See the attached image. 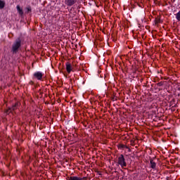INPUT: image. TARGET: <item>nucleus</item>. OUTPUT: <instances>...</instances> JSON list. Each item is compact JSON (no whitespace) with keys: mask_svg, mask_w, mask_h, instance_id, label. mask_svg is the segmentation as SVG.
Instances as JSON below:
<instances>
[{"mask_svg":"<svg viewBox=\"0 0 180 180\" xmlns=\"http://www.w3.org/2000/svg\"><path fill=\"white\" fill-rule=\"evenodd\" d=\"M22 44V41L20 39H18L15 40V41L12 45V52L13 54H16L18 51H19V48L20 47Z\"/></svg>","mask_w":180,"mask_h":180,"instance_id":"nucleus-1","label":"nucleus"},{"mask_svg":"<svg viewBox=\"0 0 180 180\" xmlns=\"http://www.w3.org/2000/svg\"><path fill=\"white\" fill-rule=\"evenodd\" d=\"M117 164H119L122 168H124V167L127 166V163H126V160L123 155H120L118 158Z\"/></svg>","mask_w":180,"mask_h":180,"instance_id":"nucleus-2","label":"nucleus"},{"mask_svg":"<svg viewBox=\"0 0 180 180\" xmlns=\"http://www.w3.org/2000/svg\"><path fill=\"white\" fill-rule=\"evenodd\" d=\"M65 4L67 6H72V5L77 4V0H65Z\"/></svg>","mask_w":180,"mask_h":180,"instance_id":"nucleus-3","label":"nucleus"},{"mask_svg":"<svg viewBox=\"0 0 180 180\" xmlns=\"http://www.w3.org/2000/svg\"><path fill=\"white\" fill-rule=\"evenodd\" d=\"M18 106H19L18 103H17L14 105H13V107L11 108H8L6 110V113H11V112H12V110H16V109H18Z\"/></svg>","mask_w":180,"mask_h":180,"instance_id":"nucleus-4","label":"nucleus"},{"mask_svg":"<svg viewBox=\"0 0 180 180\" xmlns=\"http://www.w3.org/2000/svg\"><path fill=\"white\" fill-rule=\"evenodd\" d=\"M72 65H71V63H66V70L67 72H68V74H70V72H71L72 71Z\"/></svg>","mask_w":180,"mask_h":180,"instance_id":"nucleus-5","label":"nucleus"},{"mask_svg":"<svg viewBox=\"0 0 180 180\" xmlns=\"http://www.w3.org/2000/svg\"><path fill=\"white\" fill-rule=\"evenodd\" d=\"M34 77L38 79H41L43 77V74L40 72H37L34 74Z\"/></svg>","mask_w":180,"mask_h":180,"instance_id":"nucleus-6","label":"nucleus"},{"mask_svg":"<svg viewBox=\"0 0 180 180\" xmlns=\"http://www.w3.org/2000/svg\"><path fill=\"white\" fill-rule=\"evenodd\" d=\"M150 168H153V169H155L156 164L155 163L153 159L150 160Z\"/></svg>","mask_w":180,"mask_h":180,"instance_id":"nucleus-7","label":"nucleus"},{"mask_svg":"<svg viewBox=\"0 0 180 180\" xmlns=\"http://www.w3.org/2000/svg\"><path fill=\"white\" fill-rule=\"evenodd\" d=\"M17 11H18L19 15H20V16H22V15H23V10L22 8H20V6H17Z\"/></svg>","mask_w":180,"mask_h":180,"instance_id":"nucleus-8","label":"nucleus"},{"mask_svg":"<svg viewBox=\"0 0 180 180\" xmlns=\"http://www.w3.org/2000/svg\"><path fill=\"white\" fill-rule=\"evenodd\" d=\"M5 8V1L0 0V9Z\"/></svg>","mask_w":180,"mask_h":180,"instance_id":"nucleus-9","label":"nucleus"},{"mask_svg":"<svg viewBox=\"0 0 180 180\" xmlns=\"http://www.w3.org/2000/svg\"><path fill=\"white\" fill-rule=\"evenodd\" d=\"M68 180H82V179L77 176H71L68 179Z\"/></svg>","mask_w":180,"mask_h":180,"instance_id":"nucleus-10","label":"nucleus"},{"mask_svg":"<svg viewBox=\"0 0 180 180\" xmlns=\"http://www.w3.org/2000/svg\"><path fill=\"white\" fill-rule=\"evenodd\" d=\"M176 19H177V20L180 21V11H179V12L176 14Z\"/></svg>","mask_w":180,"mask_h":180,"instance_id":"nucleus-11","label":"nucleus"},{"mask_svg":"<svg viewBox=\"0 0 180 180\" xmlns=\"http://www.w3.org/2000/svg\"><path fill=\"white\" fill-rule=\"evenodd\" d=\"M160 18L156 19V20H155V23H160Z\"/></svg>","mask_w":180,"mask_h":180,"instance_id":"nucleus-12","label":"nucleus"},{"mask_svg":"<svg viewBox=\"0 0 180 180\" xmlns=\"http://www.w3.org/2000/svg\"><path fill=\"white\" fill-rule=\"evenodd\" d=\"M27 12H31L32 11V9L30 8V7L27 8Z\"/></svg>","mask_w":180,"mask_h":180,"instance_id":"nucleus-13","label":"nucleus"},{"mask_svg":"<svg viewBox=\"0 0 180 180\" xmlns=\"http://www.w3.org/2000/svg\"><path fill=\"white\" fill-rule=\"evenodd\" d=\"M122 148H124V145L121 146Z\"/></svg>","mask_w":180,"mask_h":180,"instance_id":"nucleus-14","label":"nucleus"},{"mask_svg":"<svg viewBox=\"0 0 180 180\" xmlns=\"http://www.w3.org/2000/svg\"><path fill=\"white\" fill-rule=\"evenodd\" d=\"M159 84L162 85L161 83H159Z\"/></svg>","mask_w":180,"mask_h":180,"instance_id":"nucleus-15","label":"nucleus"}]
</instances>
